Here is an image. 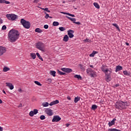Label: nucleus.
<instances>
[{
	"label": "nucleus",
	"instance_id": "nucleus-1",
	"mask_svg": "<svg viewBox=\"0 0 131 131\" xmlns=\"http://www.w3.org/2000/svg\"><path fill=\"white\" fill-rule=\"evenodd\" d=\"M20 32L17 30L12 29L8 33V38L10 42H15L19 38Z\"/></svg>",
	"mask_w": 131,
	"mask_h": 131
},
{
	"label": "nucleus",
	"instance_id": "nucleus-2",
	"mask_svg": "<svg viewBox=\"0 0 131 131\" xmlns=\"http://www.w3.org/2000/svg\"><path fill=\"white\" fill-rule=\"evenodd\" d=\"M128 103L127 102H123L121 101H117L116 103L115 107L116 109L122 110V109H126V107L128 106Z\"/></svg>",
	"mask_w": 131,
	"mask_h": 131
},
{
	"label": "nucleus",
	"instance_id": "nucleus-3",
	"mask_svg": "<svg viewBox=\"0 0 131 131\" xmlns=\"http://www.w3.org/2000/svg\"><path fill=\"white\" fill-rule=\"evenodd\" d=\"M36 48L38 50H39V51H41V52H43L45 53L46 51V46H45V44L41 42H38L36 43Z\"/></svg>",
	"mask_w": 131,
	"mask_h": 131
},
{
	"label": "nucleus",
	"instance_id": "nucleus-4",
	"mask_svg": "<svg viewBox=\"0 0 131 131\" xmlns=\"http://www.w3.org/2000/svg\"><path fill=\"white\" fill-rule=\"evenodd\" d=\"M20 23L23 25L25 28L27 29H29L30 28V23L29 21H27L25 20V19L22 18L20 20Z\"/></svg>",
	"mask_w": 131,
	"mask_h": 131
},
{
	"label": "nucleus",
	"instance_id": "nucleus-5",
	"mask_svg": "<svg viewBox=\"0 0 131 131\" xmlns=\"http://www.w3.org/2000/svg\"><path fill=\"white\" fill-rule=\"evenodd\" d=\"M86 72L91 77H96L97 75H96V72L92 70V69H88L86 70Z\"/></svg>",
	"mask_w": 131,
	"mask_h": 131
},
{
	"label": "nucleus",
	"instance_id": "nucleus-6",
	"mask_svg": "<svg viewBox=\"0 0 131 131\" xmlns=\"http://www.w3.org/2000/svg\"><path fill=\"white\" fill-rule=\"evenodd\" d=\"M6 17L8 20H10L11 21H14V20H16L17 19V15L13 14H7Z\"/></svg>",
	"mask_w": 131,
	"mask_h": 131
},
{
	"label": "nucleus",
	"instance_id": "nucleus-7",
	"mask_svg": "<svg viewBox=\"0 0 131 131\" xmlns=\"http://www.w3.org/2000/svg\"><path fill=\"white\" fill-rule=\"evenodd\" d=\"M7 52L6 47L0 46V56H3Z\"/></svg>",
	"mask_w": 131,
	"mask_h": 131
},
{
	"label": "nucleus",
	"instance_id": "nucleus-8",
	"mask_svg": "<svg viewBox=\"0 0 131 131\" xmlns=\"http://www.w3.org/2000/svg\"><path fill=\"white\" fill-rule=\"evenodd\" d=\"M37 113H38V110L37 109H34L33 111H31L29 113V115L31 116V117H33L34 115L37 114Z\"/></svg>",
	"mask_w": 131,
	"mask_h": 131
},
{
	"label": "nucleus",
	"instance_id": "nucleus-9",
	"mask_svg": "<svg viewBox=\"0 0 131 131\" xmlns=\"http://www.w3.org/2000/svg\"><path fill=\"white\" fill-rule=\"evenodd\" d=\"M61 120V117L59 116H54L52 119V122H58Z\"/></svg>",
	"mask_w": 131,
	"mask_h": 131
},
{
	"label": "nucleus",
	"instance_id": "nucleus-10",
	"mask_svg": "<svg viewBox=\"0 0 131 131\" xmlns=\"http://www.w3.org/2000/svg\"><path fill=\"white\" fill-rule=\"evenodd\" d=\"M73 33H74V31L73 30H71L68 31V35H69L70 38L74 37V35H73Z\"/></svg>",
	"mask_w": 131,
	"mask_h": 131
},
{
	"label": "nucleus",
	"instance_id": "nucleus-11",
	"mask_svg": "<svg viewBox=\"0 0 131 131\" xmlns=\"http://www.w3.org/2000/svg\"><path fill=\"white\" fill-rule=\"evenodd\" d=\"M46 113L49 116H52L54 113H53V110H51L50 108H47L46 111Z\"/></svg>",
	"mask_w": 131,
	"mask_h": 131
},
{
	"label": "nucleus",
	"instance_id": "nucleus-12",
	"mask_svg": "<svg viewBox=\"0 0 131 131\" xmlns=\"http://www.w3.org/2000/svg\"><path fill=\"white\" fill-rule=\"evenodd\" d=\"M61 70L64 72H67V73H70L72 71V69L65 68H61Z\"/></svg>",
	"mask_w": 131,
	"mask_h": 131
},
{
	"label": "nucleus",
	"instance_id": "nucleus-13",
	"mask_svg": "<svg viewBox=\"0 0 131 131\" xmlns=\"http://www.w3.org/2000/svg\"><path fill=\"white\" fill-rule=\"evenodd\" d=\"M102 71L105 73V75H110L111 74V71L109 70L108 69H106V70L102 69Z\"/></svg>",
	"mask_w": 131,
	"mask_h": 131
},
{
	"label": "nucleus",
	"instance_id": "nucleus-14",
	"mask_svg": "<svg viewBox=\"0 0 131 131\" xmlns=\"http://www.w3.org/2000/svg\"><path fill=\"white\" fill-rule=\"evenodd\" d=\"M6 86H8L10 90H14V85L13 84L10 83V82H7L6 83Z\"/></svg>",
	"mask_w": 131,
	"mask_h": 131
},
{
	"label": "nucleus",
	"instance_id": "nucleus-15",
	"mask_svg": "<svg viewBox=\"0 0 131 131\" xmlns=\"http://www.w3.org/2000/svg\"><path fill=\"white\" fill-rule=\"evenodd\" d=\"M56 104H59V100H54V101L51 102L49 104V105H50V106H53L54 105H56Z\"/></svg>",
	"mask_w": 131,
	"mask_h": 131
},
{
	"label": "nucleus",
	"instance_id": "nucleus-16",
	"mask_svg": "<svg viewBox=\"0 0 131 131\" xmlns=\"http://www.w3.org/2000/svg\"><path fill=\"white\" fill-rule=\"evenodd\" d=\"M115 121H116V119L114 118L111 122H109L108 125L109 126H112V125H114L115 124Z\"/></svg>",
	"mask_w": 131,
	"mask_h": 131
},
{
	"label": "nucleus",
	"instance_id": "nucleus-17",
	"mask_svg": "<svg viewBox=\"0 0 131 131\" xmlns=\"http://www.w3.org/2000/svg\"><path fill=\"white\" fill-rule=\"evenodd\" d=\"M122 69H123V68H122V66H118L116 68V72H118V71H120L121 70H122Z\"/></svg>",
	"mask_w": 131,
	"mask_h": 131
},
{
	"label": "nucleus",
	"instance_id": "nucleus-18",
	"mask_svg": "<svg viewBox=\"0 0 131 131\" xmlns=\"http://www.w3.org/2000/svg\"><path fill=\"white\" fill-rule=\"evenodd\" d=\"M111 76L110 75H106V79L105 80L107 81V82H109V81H111Z\"/></svg>",
	"mask_w": 131,
	"mask_h": 131
},
{
	"label": "nucleus",
	"instance_id": "nucleus-19",
	"mask_svg": "<svg viewBox=\"0 0 131 131\" xmlns=\"http://www.w3.org/2000/svg\"><path fill=\"white\" fill-rule=\"evenodd\" d=\"M63 41L67 42V41H68V40H69V37H68V35H65L63 37Z\"/></svg>",
	"mask_w": 131,
	"mask_h": 131
},
{
	"label": "nucleus",
	"instance_id": "nucleus-20",
	"mask_svg": "<svg viewBox=\"0 0 131 131\" xmlns=\"http://www.w3.org/2000/svg\"><path fill=\"white\" fill-rule=\"evenodd\" d=\"M67 18H68V19H69V20H71V21L73 22V23H75V21H76V19L75 18H73L69 16H67Z\"/></svg>",
	"mask_w": 131,
	"mask_h": 131
},
{
	"label": "nucleus",
	"instance_id": "nucleus-21",
	"mask_svg": "<svg viewBox=\"0 0 131 131\" xmlns=\"http://www.w3.org/2000/svg\"><path fill=\"white\" fill-rule=\"evenodd\" d=\"M61 14H64V15H68V16H70L71 17H75V15L73 14H71L69 13H66V12H61Z\"/></svg>",
	"mask_w": 131,
	"mask_h": 131
},
{
	"label": "nucleus",
	"instance_id": "nucleus-22",
	"mask_svg": "<svg viewBox=\"0 0 131 131\" xmlns=\"http://www.w3.org/2000/svg\"><path fill=\"white\" fill-rule=\"evenodd\" d=\"M50 75H52L54 77L56 76V71H50Z\"/></svg>",
	"mask_w": 131,
	"mask_h": 131
},
{
	"label": "nucleus",
	"instance_id": "nucleus-23",
	"mask_svg": "<svg viewBox=\"0 0 131 131\" xmlns=\"http://www.w3.org/2000/svg\"><path fill=\"white\" fill-rule=\"evenodd\" d=\"M123 73L124 75H127V76H129V75H130V73H128L127 71H124Z\"/></svg>",
	"mask_w": 131,
	"mask_h": 131
},
{
	"label": "nucleus",
	"instance_id": "nucleus-24",
	"mask_svg": "<svg viewBox=\"0 0 131 131\" xmlns=\"http://www.w3.org/2000/svg\"><path fill=\"white\" fill-rule=\"evenodd\" d=\"M2 4H6V5H9L10 2L6 0H2Z\"/></svg>",
	"mask_w": 131,
	"mask_h": 131
},
{
	"label": "nucleus",
	"instance_id": "nucleus-25",
	"mask_svg": "<svg viewBox=\"0 0 131 131\" xmlns=\"http://www.w3.org/2000/svg\"><path fill=\"white\" fill-rule=\"evenodd\" d=\"M30 56L32 58V59H33V60H34V59L36 58V54H35V53H31Z\"/></svg>",
	"mask_w": 131,
	"mask_h": 131
},
{
	"label": "nucleus",
	"instance_id": "nucleus-26",
	"mask_svg": "<svg viewBox=\"0 0 131 131\" xmlns=\"http://www.w3.org/2000/svg\"><path fill=\"white\" fill-rule=\"evenodd\" d=\"M98 54V52L94 51L90 55V57H95V54Z\"/></svg>",
	"mask_w": 131,
	"mask_h": 131
},
{
	"label": "nucleus",
	"instance_id": "nucleus-27",
	"mask_svg": "<svg viewBox=\"0 0 131 131\" xmlns=\"http://www.w3.org/2000/svg\"><path fill=\"white\" fill-rule=\"evenodd\" d=\"M35 32H38V33H41V32H42V30H41V29H39V28H36L35 30Z\"/></svg>",
	"mask_w": 131,
	"mask_h": 131
},
{
	"label": "nucleus",
	"instance_id": "nucleus-28",
	"mask_svg": "<svg viewBox=\"0 0 131 131\" xmlns=\"http://www.w3.org/2000/svg\"><path fill=\"white\" fill-rule=\"evenodd\" d=\"M97 108H98V106H97V105L93 104L92 106L91 109L92 110H96V109H97Z\"/></svg>",
	"mask_w": 131,
	"mask_h": 131
},
{
	"label": "nucleus",
	"instance_id": "nucleus-29",
	"mask_svg": "<svg viewBox=\"0 0 131 131\" xmlns=\"http://www.w3.org/2000/svg\"><path fill=\"white\" fill-rule=\"evenodd\" d=\"M36 55H37V56L38 58H39V60H41V61H43V59H42L41 56H40V55L39 54V53H36Z\"/></svg>",
	"mask_w": 131,
	"mask_h": 131
},
{
	"label": "nucleus",
	"instance_id": "nucleus-30",
	"mask_svg": "<svg viewBox=\"0 0 131 131\" xmlns=\"http://www.w3.org/2000/svg\"><path fill=\"white\" fill-rule=\"evenodd\" d=\"M94 7H95V8H96L97 9H100V5H99V4L97 3H94L93 4Z\"/></svg>",
	"mask_w": 131,
	"mask_h": 131
},
{
	"label": "nucleus",
	"instance_id": "nucleus-31",
	"mask_svg": "<svg viewBox=\"0 0 131 131\" xmlns=\"http://www.w3.org/2000/svg\"><path fill=\"white\" fill-rule=\"evenodd\" d=\"M10 71V68L8 67H4L3 68V71L4 72H7L8 71Z\"/></svg>",
	"mask_w": 131,
	"mask_h": 131
},
{
	"label": "nucleus",
	"instance_id": "nucleus-32",
	"mask_svg": "<svg viewBox=\"0 0 131 131\" xmlns=\"http://www.w3.org/2000/svg\"><path fill=\"white\" fill-rule=\"evenodd\" d=\"M112 25L113 26H115V27L119 31H120V29H119L118 25H117L116 24H113Z\"/></svg>",
	"mask_w": 131,
	"mask_h": 131
},
{
	"label": "nucleus",
	"instance_id": "nucleus-33",
	"mask_svg": "<svg viewBox=\"0 0 131 131\" xmlns=\"http://www.w3.org/2000/svg\"><path fill=\"white\" fill-rule=\"evenodd\" d=\"M41 10H43V11H46V12H48V13H50L51 11L49 10V8H41Z\"/></svg>",
	"mask_w": 131,
	"mask_h": 131
},
{
	"label": "nucleus",
	"instance_id": "nucleus-34",
	"mask_svg": "<svg viewBox=\"0 0 131 131\" xmlns=\"http://www.w3.org/2000/svg\"><path fill=\"white\" fill-rule=\"evenodd\" d=\"M57 72H58V74H60V75H65L66 74V73H65L63 72L60 71L59 70L57 71Z\"/></svg>",
	"mask_w": 131,
	"mask_h": 131
},
{
	"label": "nucleus",
	"instance_id": "nucleus-35",
	"mask_svg": "<svg viewBox=\"0 0 131 131\" xmlns=\"http://www.w3.org/2000/svg\"><path fill=\"white\" fill-rule=\"evenodd\" d=\"M75 78H77L78 79H80L81 80V76L78 75H75L74 76Z\"/></svg>",
	"mask_w": 131,
	"mask_h": 131
},
{
	"label": "nucleus",
	"instance_id": "nucleus-36",
	"mask_svg": "<svg viewBox=\"0 0 131 131\" xmlns=\"http://www.w3.org/2000/svg\"><path fill=\"white\" fill-rule=\"evenodd\" d=\"M59 22L58 21H54L53 23V26H59Z\"/></svg>",
	"mask_w": 131,
	"mask_h": 131
},
{
	"label": "nucleus",
	"instance_id": "nucleus-37",
	"mask_svg": "<svg viewBox=\"0 0 131 131\" xmlns=\"http://www.w3.org/2000/svg\"><path fill=\"white\" fill-rule=\"evenodd\" d=\"M83 41H84V42H92V40L86 38L85 39L83 40Z\"/></svg>",
	"mask_w": 131,
	"mask_h": 131
},
{
	"label": "nucleus",
	"instance_id": "nucleus-38",
	"mask_svg": "<svg viewBox=\"0 0 131 131\" xmlns=\"http://www.w3.org/2000/svg\"><path fill=\"white\" fill-rule=\"evenodd\" d=\"M80 100V98L75 97L74 99V102L75 103H77V102H78V101H79Z\"/></svg>",
	"mask_w": 131,
	"mask_h": 131
},
{
	"label": "nucleus",
	"instance_id": "nucleus-39",
	"mask_svg": "<svg viewBox=\"0 0 131 131\" xmlns=\"http://www.w3.org/2000/svg\"><path fill=\"white\" fill-rule=\"evenodd\" d=\"M59 30L60 31H65V30H66V29L64 27H61L59 28Z\"/></svg>",
	"mask_w": 131,
	"mask_h": 131
},
{
	"label": "nucleus",
	"instance_id": "nucleus-40",
	"mask_svg": "<svg viewBox=\"0 0 131 131\" xmlns=\"http://www.w3.org/2000/svg\"><path fill=\"white\" fill-rule=\"evenodd\" d=\"M34 83L35 84H37V85H39V86H41V83L40 82L37 81H35Z\"/></svg>",
	"mask_w": 131,
	"mask_h": 131
},
{
	"label": "nucleus",
	"instance_id": "nucleus-41",
	"mask_svg": "<svg viewBox=\"0 0 131 131\" xmlns=\"http://www.w3.org/2000/svg\"><path fill=\"white\" fill-rule=\"evenodd\" d=\"M42 105L43 106V107H48V106H49V103L48 102L43 103Z\"/></svg>",
	"mask_w": 131,
	"mask_h": 131
},
{
	"label": "nucleus",
	"instance_id": "nucleus-42",
	"mask_svg": "<svg viewBox=\"0 0 131 131\" xmlns=\"http://www.w3.org/2000/svg\"><path fill=\"white\" fill-rule=\"evenodd\" d=\"M40 119H41V120H43L46 119V116H45L44 115H41V116H40Z\"/></svg>",
	"mask_w": 131,
	"mask_h": 131
},
{
	"label": "nucleus",
	"instance_id": "nucleus-43",
	"mask_svg": "<svg viewBox=\"0 0 131 131\" xmlns=\"http://www.w3.org/2000/svg\"><path fill=\"white\" fill-rule=\"evenodd\" d=\"M7 29V26L6 25H4L2 27V30H6Z\"/></svg>",
	"mask_w": 131,
	"mask_h": 131
},
{
	"label": "nucleus",
	"instance_id": "nucleus-44",
	"mask_svg": "<svg viewBox=\"0 0 131 131\" xmlns=\"http://www.w3.org/2000/svg\"><path fill=\"white\" fill-rule=\"evenodd\" d=\"M46 15L45 16V18H46V19H48V18H49V17H50V15H49V14L46 13Z\"/></svg>",
	"mask_w": 131,
	"mask_h": 131
},
{
	"label": "nucleus",
	"instance_id": "nucleus-45",
	"mask_svg": "<svg viewBox=\"0 0 131 131\" xmlns=\"http://www.w3.org/2000/svg\"><path fill=\"white\" fill-rule=\"evenodd\" d=\"M44 28L45 29H48V28H49V25H44Z\"/></svg>",
	"mask_w": 131,
	"mask_h": 131
},
{
	"label": "nucleus",
	"instance_id": "nucleus-46",
	"mask_svg": "<svg viewBox=\"0 0 131 131\" xmlns=\"http://www.w3.org/2000/svg\"><path fill=\"white\" fill-rule=\"evenodd\" d=\"M39 2V0H35L33 1L34 4H37V3Z\"/></svg>",
	"mask_w": 131,
	"mask_h": 131
},
{
	"label": "nucleus",
	"instance_id": "nucleus-47",
	"mask_svg": "<svg viewBox=\"0 0 131 131\" xmlns=\"http://www.w3.org/2000/svg\"><path fill=\"white\" fill-rule=\"evenodd\" d=\"M3 19H1L0 18V24H3Z\"/></svg>",
	"mask_w": 131,
	"mask_h": 131
},
{
	"label": "nucleus",
	"instance_id": "nucleus-48",
	"mask_svg": "<svg viewBox=\"0 0 131 131\" xmlns=\"http://www.w3.org/2000/svg\"><path fill=\"white\" fill-rule=\"evenodd\" d=\"M47 80H48V81H49V82H50V83L52 82V79L49 78V79H48Z\"/></svg>",
	"mask_w": 131,
	"mask_h": 131
},
{
	"label": "nucleus",
	"instance_id": "nucleus-49",
	"mask_svg": "<svg viewBox=\"0 0 131 131\" xmlns=\"http://www.w3.org/2000/svg\"><path fill=\"white\" fill-rule=\"evenodd\" d=\"M75 23V24H77L78 25H80V22H75V23Z\"/></svg>",
	"mask_w": 131,
	"mask_h": 131
},
{
	"label": "nucleus",
	"instance_id": "nucleus-50",
	"mask_svg": "<svg viewBox=\"0 0 131 131\" xmlns=\"http://www.w3.org/2000/svg\"><path fill=\"white\" fill-rule=\"evenodd\" d=\"M4 130V128H3V127L0 126V131H3Z\"/></svg>",
	"mask_w": 131,
	"mask_h": 131
},
{
	"label": "nucleus",
	"instance_id": "nucleus-51",
	"mask_svg": "<svg viewBox=\"0 0 131 131\" xmlns=\"http://www.w3.org/2000/svg\"><path fill=\"white\" fill-rule=\"evenodd\" d=\"M69 125H70V124L69 123H67L66 124V126H67V127H68V126H69Z\"/></svg>",
	"mask_w": 131,
	"mask_h": 131
},
{
	"label": "nucleus",
	"instance_id": "nucleus-52",
	"mask_svg": "<svg viewBox=\"0 0 131 131\" xmlns=\"http://www.w3.org/2000/svg\"><path fill=\"white\" fill-rule=\"evenodd\" d=\"M22 106V103H20L19 105L18 106V107L19 108V107Z\"/></svg>",
	"mask_w": 131,
	"mask_h": 131
},
{
	"label": "nucleus",
	"instance_id": "nucleus-53",
	"mask_svg": "<svg viewBox=\"0 0 131 131\" xmlns=\"http://www.w3.org/2000/svg\"><path fill=\"white\" fill-rule=\"evenodd\" d=\"M67 99H68V100H71V98L70 97H69V96H68V97H67Z\"/></svg>",
	"mask_w": 131,
	"mask_h": 131
},
{
	"label": "nucleus",
	"instance_id": "nucleus-54",
	"mask_svg": "<svg viewBox=\"0 0 131 131\" xmlns=\"http://www.w3.org/2000/svg\"><path fill=\"white\" fill-rule=\"evenodd\" d=\"M115 86H116V88H117V86H119V84H116L115 85Z\"/></svg>",
	"mask_w": 131,
	"mask_h": 131
},
{
	"label": "nucleus",
	"instance_id": "nucleus-55",
	"mask_svg": "<svg viewBox=\"0 0 131 131\" xmlns=\"http://www.w3.org/2000/svg\"><path fill=\"white\" fill-rule=\"evenodd\" d=\"M3 103V100L0 99V104H2Z\"/></svg>",
	"mask_w": 131,
	"mask_h": 131
},
{
	"label": "nucleus",
	"instance_id": "nucleus-56",
	"mask_svg": "<svg viewBox=\"0 0 131 131\" xmlns=\"http://www.w3.org/2000/svg\"><path fill=\"white\" fill-rule=\"evenodd\" d=\"M21 91H22V90L21 89H18V92H21Z\"/></svg>",
	"mask_w": 131,
	"mask_h": 131
},
{
	"label": "nucleus",
	"instance_id": "nucleus-57",
	"mask_svg": "<svg viewBox=\"0 0 131 131\" xmlns=\"http://www.w3.org/2000/svg\"><path fill=\"white\" fill-rule=\"evenodd\" d=\"M3 93H4V94H6V91H5V90H3Z\"/></svg>",
	"mask_w": 131,
	"mask_h": 131
},
{
	"label": "nucleus",
	"instance_id": "nucleus-58",
	"mask_svg": "<svg viewBox=\"0 0 131 131\" xmlns=\"http://www.w3.org/2000/svg\"><path fill=\"white\" fill-rule=\"evenodd\" d=\"M90 67H91V68H94V66H93V65H91V66H90Z\"/></svg>",
	"mask_w": 131,
	"mask_h": 131
},
{
	"label": "nucleus",
	"instance_id": "nucleus-59",
	"mask_svg": "<svg viewBox=\"0 0 131 131\" xmlns=\"http://www.w3.org/2000/svg\"><path fill=\"white\" fill-rule=\"evenodd\" d=\"M126 46H129V43H128L127 42H126Z\"/></svg>",
	"mask_w": 131,
	"mask_h": 131
},
{
	"label": "nucleus",
	"instance_id": "nucleus-60",
	"mask_svg": "<svg viewBox=\"0 0 131 131\" xmlns=\"http://www.w3.org/2000/svg\"><path fill=\"white\" fill-rule=\"evenodd\" d=\"M49 18H50V19H52V18L53 17H52V16H49Z\"/></svg>",
	"mask_w": 131,
	"mask_h": 131
},
{
	"label": "nucleus",
	"instance_id": "nucleus-61",
	"mask_svg": "<svg viewBox=\"0 0 131 131\" xmlns=\"http://www.w3.org/2000/svg\"><path fill=\"white\" fill-rule=\"evenodd\" d=\"M2 0H0V4H2Z\"/></svg>",
	"mask_w": 131,
	"mask_h": 131
}]
</instances>
